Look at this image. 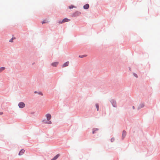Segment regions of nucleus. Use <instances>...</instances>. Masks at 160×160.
I'll use <instances>...</instances> for the list:
<instances>
[{"label":"nucleus","instance_id":"obj_14","mask_svg":"<svg viewBox=\"0 0 160 160\" xmlns=\"http://www.w3.org/2000/svg\"><path fill=\"white\" fill-rule=\"evenodd\" d=\"M96 107L97 108V111H98L99 110V106L98 104V103H97L96 104Z\"/></svg>","mask_w":160,"mask_h":160},{"label":"nucleus","instance_id":"obj_5","mask_svg":"<svg viewBox=\"0 0 160 160\" xmlns=\"http://www.w3.org/2000/svg\"><path fill=\"white\" fill-rule=\"evenodd\" d=\"M70 20L68 19L67 18H65L61 22L60 21L59 22V23H62L66 22H68L69 21H70Z\"/></svg>","mask_w":160,"mask_h":160},{"label":"nucleus","instance_id":"obj_6","mask_svg":"<svg viewBox=\"0 0 160 160\" xmlns=\"http://www.w3.org/2000/svg\"><path fill=\"white\" fill-rule=\"evenodd\" d=\"M144 106V103H142L141 104H140L138 108V110H139L141 108H143Z\"/></svg>","mask_w":160,"mask_h":160},{"label":"nucleus","instance_id":"obj_10","mask_svg":"<svg viewBox=\"0 0 160 160\" xmlns=\"http://www.w3.org/2000/svg\"><path fill=\"white\" fill-rule=\"evenodd\" d=\"M99 129L98 128H94L92 129V133L93 134H94L96 133V132Z\"/></svg>","mask_w":160,"mask_h":160},{"label":"nucleus","instance_id":"obj_1","mask_svg":"<svg viewBox=\"0 0 160 160\" xmlns=\"http://www.w3.org/2000/svg\"><path fill=\"white\" fill-rule=\"evenodd\" d=\"M110 101L111 102V104L113 107H114V108L117 107V106L116 102V101L114 99H111Z\"/></svg>","mask_w":160,"mask_h":160},{"label":"nucleus","instance_id":"obj_20","mask_svg":"<svg viewBox=\"0 0 160 160\" xmlns=\"http://www.w3.org/2000/svg\"><path fill=\"white\" fill-rule=\"evenodd\" d=\"M86 56V55H82V56H79V57L80 58H83Z\"/></svg>","mask_w":160,"mask_h":160},{"label":"nucleus","instance_id":"obj_12","mask_svg":"<svg viewBox=\"0 0 160 160\" xmlns=\"http://www.w3.org/2000/svg\"><path fill=\"white\" fill-rule=\"evenodd\" d=\"M89 7V5L88 4H87L83 6V8L85 9H88Z\"/></svg>","mask_w":160,"mask_h":160},{"label":"nucleus","instance_id":"obj_25","mask_svg":"<svg viewBox=\"0 0 160 160\" xmlns=\"http://www.w3.org/2000/svg\"><path fill=\"white\" fill-rule=\"evenodd\" d=\"M134 75L136 77H137V75L136 74H134Z\"/></svg>","mask_w":160,"mask_h":160},{"label":"nucleus","instance_id":"obj_15","mask_svg":"<svg viewBox=\"0 0 160 160\" xmlns=\"http://www.w3.org/2000/svg\"><path fill=\"white\" fill-rule=\"evenodd\" d=\"M76 7L74 6L73 5H71L69 7V8L70 9L72 8H76Z\"/></svg>","mask_w":160,"mask_h":160},{"label":"nucleus","instance_id":"obj_17","mask_svg":"<svg viewBox=\"0 0 160 160\" xmlns=\"http://www.w3.org/2000/svg\"><path fill=\"white\" fill-rule=\"evenodd\" d=\"M114 140H115L114 138H112L111 139V142H113L114 141Z\"/></svg>","mask_w":160,"mask_h":160},{"label":"nucleus","instance_id":"obj_7","mask_svg":"<svg viewBox=\"0 0 160 160\" xmlns=\"http://www.w3.org/2000/svg\"><path fill=\"white\" fill-rule=\"evenodd\" d=\"M60 154H58L55 156L51 160H56L60 156Z\"/></svg>","mask_w":160,"mask_h":160},{"label":"nucleus","instance_id":"obj_19","mask_svg":"<svg viewBox=\"0 0 160 160\" xmlns=\"http://www.w3.org/2000/svg\"><path fill=\"white\" fill-rule=\"evenodd\" d=\"M48 22V21H46V20H44V21H43L42 22V24H43V23H46Z\"/></svg>","mask_w":160,"mask_h":160},{"label":"nucleus","instance_id":"obj_24","mask_svg":"<svg viewBox=\"0 0 160 160\" xmlns=\"http://www.w3.org/2000/svg\"><path fill=\"white\" fill-rule=\"evenodd\" d=\"M34 93H38V92H37V91H35L34 92Z\"/></svg>","mask_w":160,"mask_h":160},{"label":"nucleus","instance_id":"obj_22","mask_svg":"<svg viewBox=\"0 0 160 160\" xmlns=\"http://www.w3.org/2000/svg\"><path fill=\"white\" fill-rule=\"evenodd\" d=\"M52 123V122L51 121H49L48 122V121L47 124H51Z\"/></svg>","mask_w":160,"mask_h":160},{"label":"nucleus","instance_id":"obj_9","mask_svg":"<svg viewBox=\"0 0 160 160\" xmlns=\"http://www.w3.org/2000/svg\"><path fill=\"white\" fill-rule=\"evenodd\" d=\"M58 64V62H55L52 63L51 64V65L53 67H56Z\"/></svg>","mask_w":160,"mask_h":160},{"label":"nucleus","instance_id":"obj_21","mask_svg":"<svg viewBox=\"0 0 160 160\" xmlns=\"http://www.w3.org/2000/svg\"><path fill=\"white\" fill-rule=\"evenodd\" d=\"M38 94L42 96L43 95V93L41 92H38Z\"/></svg>","mask_w":160,"mask_h":160},{"label":"nucleus","instance_id":"obj_3","mask_svg":"<svg viewBox=\"0 0 160 160\" xmlns=\"http://www.w3.org/2000/svg\"><path fill=\"white\" fill-rule=\"evenodd\" d=\"M126 133H127L126 132L125 130H124L122 132V140H123L124 138L125 137H126Z\"/></svg>","mask_w":160,"mask_h":160},{"label":"nucleus","instance_id":"obj_13","mask_svg":"<svg viewBox=\"0 0 160 160\" xmlns=\"http://www.w3.org/2000/svg\"><path fill=\"white\" fill-rule=\"evenodd\" d=\"M5 69L4 67H2L0 68V72H1L2 71L4 70Z\"/></svg>","mask_w":160,"mask_h":160},{"label":"nucleus","instance_id":"obj_18","mask_svg":"<svg viewBox=\"0 0 160 160\" xmlns=\"http://www.w3.org/2000/svg\"><path fill=\"white\" fill-rule=\"evenodd\" d=\"M14 39H15L14 38H12L11 39H10L9 40V42H12L13 40Z\"/></svg>","mask_w":160,"mask_h":160},{"label":"nucleus","instance_id":"obj_11","mask_svg":"<svg viewBox=\"0 0 160 160\" xmlns=\"http://www.w3.org/2000/svg\"><path fill=\"white\" fill-rule=\"evenodd\" d=\"M69 63V62L68 61L66 62L63 64L62 67H65L68 66V65Z\"/></svg>","mask_w":160,"mask_h":160},{"label":"nucleus","instance_id":"obj_26","mask_svg":"<svg viewBox=\"0 0 160 160\" xmlns=\"http://www.w3.org/2000/svg\"><path fill=\"white\" fill-rule=\"evenodd\" d=\"M132 108L133 109H135V107L134 106H133Z\"/></svg>","mask_w":160,"mask_h":160},{"label":"nucleus","instance_id":"obj_23","mask_svg":"<svg viewBox=\"0 0 160 160\" xmlns=\"http://www.w3.org/2000/svg\"><path fill=\"white\" fill-rule=\"evenodd\" d=\"M3 114V112H0V115H2Z\"/></svg>","mask_w":160,"mask_h":160},{"label":"nucleus","instance_id":"obj_16","mask_svg":"<svg viewBox=\"0 0 160 160\" xmlns=\"http://www.w3.org/2000/svg\"><path fill=\"white\" fill-rule=\"evenodd\" d=\"M42 122L44 123L47 124L48 121L46 120H44L42 121Z\"/></svg>","mask_w":160,"mask_h":160},{"label":"nucleus","instance_id":"obj_4","mask_svg":"<svg viewBox=\"0 0 160 160\" xmlns=\"http://www.w3.org/2000/svg\"><path fill=\"white\" fill-rule=\"evenodd\" d=\"M46 117L47 118V120L49 121L52 118L51 115L49 113L47 114L46 115Z\"/></svg>","mask_w":160,"mask_h":160},{"label":"nucleus","instance_id":"obj_2","mask_svg":"<svg viewBox=\"0 0 160 160\" xmlns=\"http://www.w3.org/2000/svg\"><path fill=\"white\" fill-rule=\"evenodd\" d=\"M18 106L20 108H22L25 107V104L24 102H21L19 103Z\"/></svg>","mask_w":160,"mask_h":160},{"label":"nucleus","instance_id":"obj_8","mask_svg":"<svg viewBox=\"0 0 160 160\" xmlns=\"http://www.w3.org/2000/svg\"><path fill=\"white\" fill-rule=\"evenodd\" d=\"M25 152V150L23 149H22L19 152L18 155H22Z\"/></svg>","mask_w":160,"mask_h":160}]
</instances>
